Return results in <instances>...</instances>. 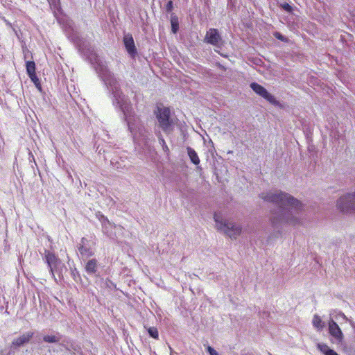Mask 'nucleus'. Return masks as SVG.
Listing matches in <instances>:
<instances>
[{
    "label": "nucleus",
    "instance_id": "obj_1",
    "mask_svg": "<svg viewBox=\"0 0 355 355\" xmlns=\"http://www.w3.org/2000/svg\"><path fill=\"white\" fill-rule=\"evenodd\" d=\"M67 38L76 46L81 55L93 67L98 78L103 82L112 105L121 112V118L125 122L129 131L135 134L132 123V107L129 98L124 94L121 88V80L111 71L105 60L101 59L94 47L83 39L71 27L65 29Z\"/></svg>",
    "mask_w": 355,
    "mask_h": 355
},
{
    "label": "nucleus",
    "instance_id": "obj_2",
    "mask_svg": "<svg viewBox=\"0 0 355 355\" xmlns=\"http://www.w3.org/2000/svg\"><path fill=\"white\" fill-rule=\"evenodd\" d=\"M259 196L264 201L277 206L270 218L274 228L277 229L284 224L296 225L300 223L299 214L302 209V204L297 198L280 190L261 193Z\"/></svg>",
    "mask_w": 355,
    "mask_h": 355
},
{
    "label": "nucleus",
    "instance_id": "obj_3",
    "mask_svg": "<svg viewBox=\"0 0 355 355\" xmlns=\"http://www.w3.org/2000/svg\"><path fill=\"white\" fill-rule=\"evenodd\" d=\"M154 112L159 128L165 134H171L174 130L176 120L173 117L170 109L166 107L157 106Z\"/></svg>",
    "mask_w": 355,
    "mask_h": 355
},
{
    "label": "nucleus",
    "instance_id": "obj_4",
    "mask_svg": "<svg viewBox=\"0 0 355 355\" xmlns=\"http://www.w3.org/2000/svg\"><path fill=\"white\" fill-rule=\"evenodd\" d=\"M45 262L47 264L49 272L55 282L58 283L55 274L58 276L60 281L64 279V274L67 271V268L62 261L53 252L45 250Z\"/></svg>",
    "mask_w": 355,
    "mask_h": 355
},
{
    "label": "nucleus",
    "instance_id": "obj_5",
    "mask_svg": "<svg viewBox=\"0 0 355 355\" xmlns=\"http://www.w3.org/2000/svg\"><path fill=\"white\" fill-rule=\"evenodd\" d=\"M216 228L232 239H236L242 232V227L233 221L223 219L218 214L214 215Z\"/></svg>",
    "mask_w": 355,
    "mask_h": 355
},
{
    "label": "nucleus",
    "instance_id": "obj_6",
    "mask_svg": "<svg viewBox=\"0 0 355 355\" xmlns=\"http://www.w3.org/2000/svg\"><path fill=\"white\" fill-rule=\"evenodd\" d=\"M337 207L343 213L355 212V191L340 196L337 200Z\"/></svg>",
    "mask_w": 355,
    "mask_h": 355
},
{
    "label": "nucleus",
    "instance_id": "obj_7",
    "mask_svg": "<svg viewBox=\"0 0 355 355\" xmlns=\"http://www.w3.org/2000/svg\"><path fill=\"white\" fill-rule=\"evenodd\" d=\"M251 89L257 95L261 96L271 105L275 106H280V103L276 98L271 94L263 86L253 82L250 84Z\"/></svg>",
    "mask_w": 355,
    "mask_h": 355
},
{
    "label": "nucleus",
    "instance_id": "obj_8",
    "mask_svg": "<svg viewBox=\"0 0 355 355\" xmlns=\"http://www.w3.org/2000/svg\"><path fill=\"white\" fill-rule=\"evenodd\" d=\"M204 42L218 49H220L224 43L219 31L214 28H211L207 31Z\"/></svg>",
    "mask_w": 355,
    "mask_h": 355
},
{
    "label": "nucleus",
    "instance_id": "obj_9",
    "mask_svg": "<svg viewBox=\"0 0 355 355\" xmlns=\"http://www.w3.org/2000/svg\"><path fill=\"white\" fill-rule=\"evenodd\" d=\"M123 42L126 51L132 58L137 55V49L135 44L134 38L130 33H125L123 37Z\"/></svg>",
    "mask_w": 355,
    "mask_h": 355
},
{
    "label": "nucleus",
    "instance_id": "obj_10",
    "mask_svg": "<svg viewBox=\"0 0 355 355\" xmlns=\"http://www.w3.org/2000/svg\"><path fill=\"white\" fill-rule=\"evenodd\" d=\"M103 233L110 239H115L117 237L116 232L113 231L115 229L116 231H121L123 227L121 225H115L111 223L109 220L101 224Z\"/></svg>",
    "mask_w": 355,
    "mask_h": 355
},
{
    "label": "nucleus",
    "instance_id": "obj_11",
    "mask_svg": "<svg viewBox=\"0 0 355 355\" xmlns=\"http://www.w3.org/2000/svg\"><path fill=\"white\" fill-rule=\"evenodd\" d=\"M78 250L83 257H90L94 254V250L92 248L90 241L85 237H83L80 242L77 245Z\"/></svg>",
    "mask_w": 355,
    "mask_h": 355
},
{
    "label": "nucleus",
    "instance_id": "obj_12",
    "mask_svg": "<svg viewBox=\"0 0 355 355\" xmlns=\"http://www.w3.org/2000/svg\"><path fill=\"white\" fill-rule=\"evenodd\" d=\"M34 336L33 331H27L19 336L15 338L11 344V347L15 349H19L28 344Z\"/></svg>",
    "mask_w": 355,
    "mask_h": 355
},
{
    "label": "nucleus",
    "instance_id": "obj_13",
    "mask_svg": "<svg viewBox=\"0 0 355 355\" xmlns=\"http://www.w3.org/2000/svg\"><path fill=\"white\" fill-rule=\"evenodd\" d=\"M329 333L338 343L341 342L343 339V334L337 322L332 319L329 321Z\"/></svg>",
    "mask_w": 355,
    "mask_h": 355
},
{
    "label": "nucleus",
    "instance_id": "obj_14",
    "mask_svg": "<svg viewBox=\"0 0 355 355\" xmlns=\"http://www.w3.org/2000/svg\"><path fill=\"white\" fill-rule=\"evenodd\" d=\"M98 268V263L96 259H91L85 263V272L89 275H94L95 276H98L99 274H97Z\"/></svg>",
    "mask_w": 355,
    "mask_h": 355
},
{
    "label": "nucleus",
    "instance_id": "obj_15",
    "mask_svg": "<svg viewBox=\"0 0 355 355\" xmlns=\"http://www.w3.org/2000/svg\"><path fill=\"white\" fill-rule=\"evenodd\" d=\"M187 152L191 162L194 165H198L200 162V160L196 150L193 148L187 146Z\"/></svg>",
    "mask_w": 355,
    "mask_h": 355
},
{
    "label": "nucleus",
    "instance_id": "obj_16",
    "mask_svg": "<svg viewBox=\"0 0 355 355\" xmlns=\"http://www.w3.org/2000/svg\"><path fill=\"white\" fill-rule=\"evenodd\" d=\"M42 340L47 343H58L62 340V335L59 333L47 334L43 336Z\"/></svg>",
    "mask_w": 355,
    "mask_h": 355
},
{
    "label": "nucleus",
    "instance_id": "obj_17",
    "mask_svg": "<svg viewBox=\"0 0 355 355\" xmlns=\"http://www.w3.org/2000/svg\"><path fill=\"white\" fill-rule=\"evenodd\" d=\"M317 348L324 354V355H338L334 349H331L327 344L324 343H318Z\"/></svg>",
    "mask_w": 355,
    "mask_h": 355
},
{
    "label": "nucleus",
    "instance_id": "obj_18",
    "mask_svg": "<svg viewBox=\"0 0 355 355\" xmlns=\"http://www.w3.org/2000/svg\"><path fill=\"white\" fill-rule=\"evenodd\" d=\"M171 31L173 33L175 34L179 31V20L178 16L172 13L171 15Z\"/></svg>",
    "mask_w": 355,
    "mask_h": 355
},
{
    "label": "nucleus",
    "instance_id": "obj_19",
    "mask_svg": "<svg viewBox=\"0 0 355 355\" xmlns=\"http://www.w3.org/2000/svg\"><path fill=\"white\" fill-rule=\"evenodd\" d=\"M312 323L314 327L318 331L322 330L324 327V323L322 321L320 317L318 315H314Z\"/></svg>",
    "mask_w": 355,
    "mask_h": 355
},
{
    "label": "nucleus",
    "instance_id": "obj_20",
    "mask_svg": "<svg viewBox=\"0 0 355 355\" xmlns=\"http://www.w3.org/2000/svg\"><path fill=\"white\" fill-rule=\"evenodd\" d=\"M26 69L27 75L29 76L36 74L35 73V63L34 61L26 62Z\"/></svg>",
    "mask_w": 355,
    "mask_h": 355
},
{
    "label": "nucleus",
    "instance_id": "obj_21",
    "mask_svg": "<svg viewBox=\"0 0 355 355\" xmlns=\"http://www.w3.org/2000/svg\"><path fill=\"white\" fill-rule=\"evenodd\" d=\"M156 135L157 137L159 144L162 146V150H164V153H168L169 152V148L166 145V143L161 132L159 131L156 132Z\"/></svg>",
    "mask_w": 355,
    "mask_h": 355
},
{
    "label": "nucleus",
    "instance_id": "obj_22",
    "mask_svg": "<svg viewBox=\"0 0 355 355\" xmlns=\"http://www.w3.org/2000/svg\"><path fill=\"white\" fill-rule=\"evenodd\" d=\"M147 331L150 337L157 340L159 338V332L156 327H150L147 328Z\"/></svg>",
    "mask_w": 355,
    "mask_h": 355
},
{
    "label": "nucleus",
    "instance_id": "obj_23",
    "mask_svg": "<svg viewBox=\"0 0 355 355\" xmlns=\"http://www.w3.org/2000/svg\"><path fill=\"white\" fill-rule=\"evenodd\" d=\"M30 79L31 80V81L34 83L35 87L40 92H42V86H41V84H40V79L39 78L37 77V74H34L33 76H29Z\"/></svg>",
    "mask_w": 355,
    "mask_h": 355
},
{
    "label": "nucleus",
    "instance_id": "obj_24",
    "mask_svg": "<svg viewBox=\"0 0 355 355\" xmlns=\"http://www.w3.org/2000/svg\"><path fill=\"white\" fill-rule=\"evenodd\" d=\"M71 275L73 280L76 281V282H79L81 281L80 275L76 268H71Z\"/></svg>",
    "mask_w": 355,
    "mask_h": 355
},
{
    "label": "nucleus",
    "instance_id": "obj_25",
    "mask_svg": "<svg viewBox=\"0 0 355 355\" xmlns=\"http://www.w3.org/2000/svg\"><path fill=\"white\" fill-rule=\"evenodd\" d=\"M279 7L288 13H291L293 10L292 6H291L289 3L286 2L281 3L279 5Z\"/></svg>",
    "mask_w": 355,
    "mask_h": 355
},
{
    "label": "nucleus",
    "instance_id": "obj_26",
    "mask_svg": "<svg viewBox=\"0 0 355 355\" xmlns=\"http://www.w3.org/2000/svg\"><path fill=\"white\" fill-rule=\"evenodd\" d=\"M273 35H274V37H275L276 39H277V40H280V41H282V42H288V37H286V36H284V35H282V34L281 33H279V32H277H277H275V33H273Z\"/></svg>",
    "mask_w": 355,
    "mask_h": 355
},
{
    "label": "nucleus",
    "instance_id": "obj_27",
    "mask_svg": "<svg viewBox=\"0 0 355 355\" xmlns=\"http://www.w3.org/2000/svg\"><path fill=\"white\" fill-rule=\"evenodd\" d=\"M105 285L106 286V287H107L108 288H110L111 290L116 289V285L112 281L109 279L108 278H107L105 279Z\"/></svg>",
    "mask_w": 355,
    "mask_h": 355
},
{
    "label": "nucleus",
    "instance_id": "obj_28",
    "mask_svg": "<svg viewBox=\"0 0 355 355\" xmlns=\"http://www.w3.org/2000/svg\"><path fill=\"white\" fill-rule=\"evenodd\" d=\"M96 217L99 220V221L101 222V224L108 220V218L105 216H104L103 214H101V212H98L96 214Z\"/></svg>",
    "mask_w": 355,
    "mask_h": 355
},
{
    "label": "nucleus",
    "instance_id": "obj_29",
    "mask_svg": "<svg viewBox=\"0 0 355 355\" xmlns=\"http://www.w3.org/2000/svg\"><path fill=\"white\" fill-rule=\"evenodd\" d=\"M166 11L167 12H171L173 10V2L171 0H169L166 4Z\"/></svg>",
    "mask_w": 355,
    "mask_h": 355
},
{
    "label": "nucleus",
    "instance_id": "obj_30",
    "mask_svg": "<svg viewBox=\"0 0 355 355\" xmlns=\"http://www.w3.org/2000/svg\"><path fill=\"white\" fill-rule=\"evenodd\" d=\"M335 319L340 321V320H343L344 321H346L347 320V317L345 316V315L343 313V312H338L336 315H335Z\"/></svg>",
    "mask_w": 355,
    "mask_h": 355
},
{
    "label": "nucleus",
    "instance_id": "obj_31",
    "mask_svg": "<svg viewBox=\"0 0 355 355\" xmlns=\"http://www.w3.org/2000/svg\"><path fill=\"white\" fill-rule=\"evenodd\" d=\"M207 352L209 355H219L217 351L209 345H208L207 347Z\"/></svg>",
    "mask_w": 355,
    "mask_h": 355
},
{
    "label": "nucleus",
    "instance_id": "obj_32",
    "mask_svg": "<svg viewBox=\"0 0 355 355\" xmlns=\"http://www.w3.org/2000/svg\"><path fill=\"white\" fill-rule=\"evenodd\" d=\"M51 6H53L54 8H57L59 6V0H47Z\"/></svg>",
    "mask_w": 355,
    "mask_h": 355
},
{
    "label": "nucleus",
    "instance_id": "obj_33",
    "mask_svg": "<svg viewBox=\"0 0 355 355\" xmlns=\"http://www.w3.org/2000/svg\"><path fill=\"white\" fill-rule=\"evenodd\" d=\"M111 163H112V164H113V166L114 168H116V169H118V170L123 168V167L121 166V163H119L118 162H116L115 164H114V162L112 161H111Z\"/></svg>",
    "mask_w": 355,
    "mask_h": 355
},
{
    "label": "nucleus",
    "instance_id": "obj_34",
    "mask_svg": "<svg viewBox=\"0 0 355 355\" xmlns=\"http://www.w3.org/2000/svg\"><path fill=\"white\" fill-rule=\"evenodd\" d=\"M30 154L31 155V157H32V159H33V160H35V159H34V156H33L31 153H30ZM34 162L35 163V161H34Z\"/></svg>",
    "mask_w": 355,
    "mask_h": 355
}]
</instances>
